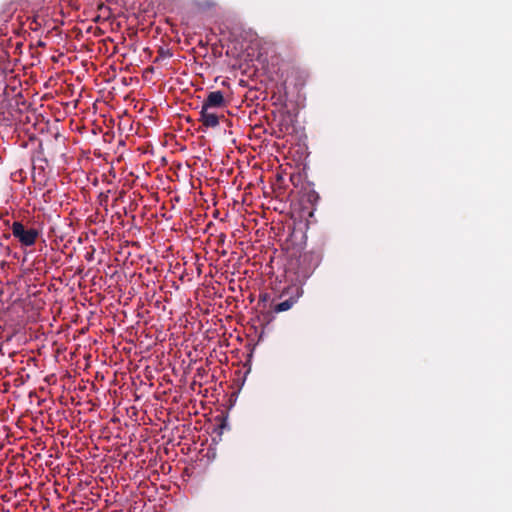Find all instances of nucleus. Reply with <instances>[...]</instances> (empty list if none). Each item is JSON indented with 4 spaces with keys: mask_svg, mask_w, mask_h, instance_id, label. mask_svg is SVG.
Masks as SVG:
<instances>
[{
    "mask_svg": "<svg viewBox=\"0 0 512 512\" xmlns=\"http://www.w3.org/2000/svg\"><path fill=\"white\" fill-rule=\"evenodd\" d=\"M12 235L20 242L21 246L29 247L35 244L39 231L34 227L25 226L20 221L13 222Z\"/></svg>",
    "mask_w": 512,
    "mask_h": 512,
    "instance_id": "nucleus-1",
    "label": "nucleus"
},
{
    "mask_svg": "<svg viewBox=\"0 0 512 512\" xmlns=\"http://www.w3.org/2000/svg\"><path fill=\"white\" fill-rule=\"evenodd\" d=\"M303 290L297 285H293L285 289L280 297L288 295L289 297L284 301L274 305L273 311L276 313L285 312L291 309L298 299L302 296Z\"/></svg>",
    "mask_w": 512,
    "mask_h": 512,
    "instance_id": "nucleus-2",
    "label": "nucleus"
},
{
    "mask_svg": "<svg viewBox=\"0 0 512 512\" xmlns=\"http://www.w3.org/2000/svg\"><path fill=\"white\" fill-rule=\"evenodd\" d=\"M66 82H68L67 78H66ZM82 90H83V87L80 84L75 86L73 84L66 83V99L68 97L72 98L69 101L66 100V103H65L66 116L68 114H71L73 111L77 110L78 105L80 104Z\"/></svg>",
    "mask_w": 512,
    "mask_h": 512,
    "instance_id": "nucleus-3",
    "label": "nucleus"
},
{
    "mask_svg": "<svg viewBox=\"0 0 512 512\" xmlns=\"http://www.w3.org/2000/svg\"><path fill=\"white\" fill-rule=\"evenodd\" d=\"M224 118V115L219 116L214 109L201 107L199 121L206 128H215L219 125L220 119Z\"/></svg>",
    "mask_w": 512,
    "mask_h": 512,
    "instance_id": "nucleus-4",
    "label": "nucleus"
},
{
    "mask_svg": "<svg viewBox=\"0 0 512 512\" xmlns=\"http://www.w3.org/2000/svg\"><path fill=\"white\" fill-rule=\"evenodd\" d=\"M226 104L223 92L216 90L208 93L206 99L202 102L201 107L217 110L225 108Z\"/></svg>",
    "mask_w": 512,
    "mask_h": 512,
    "instance_id": "nucleus-5",
    "label": "nucleus"
},
{
    "mask_svg": "<svg viewBox=\"0 0 512 512\" xmlns=\"http://www.w3.org/2000/svg\"><path fill=\"white\" fill-rule=\"evenodd\" d=\"M64 476H60V479L54 475L52 490L48 488V494L51 498L55 497L56 500L60 501L62 499V493L64 492Z\"/></svg>",
    "mask_w": 512,
    "mask_h": 512,
    "instance_id": "nucleus-6",
    "label": "nucleus"
},
{
    "mask_svg": "<svg viewBox=\"0 0 512 512\" xmlns=\"http://www.w3.org/2000/svg\"><path fill=\"white\" fill-rule=\"evenodd\" d=\"M79 255L76 256V260L74 259V254L71 252L69 257L66 256V272L68 270L74 271L73 279L76 277L78 273L81 272V265L79 261Z\"/></svg>",
    "mask_w": 512,
    "mask_h": 512,
    "instance_id": "nucleus-7",
    "label": "nucleus"
},
{
    "mask_svg": "<svg viewBox=\"0 0 512 512\" xmlns=\"http://www.w3.org/2000/svg\"><path fill=\"white\" fill-rule=\"evenodd\" d=\"M69 129L71 133L79 134H82V131L85 130V126L82 124V119L78 117L76 112H74V117L70 119Z\"/></svg>",
    "mask_w": 512,
    "mask_h": 512,
    "instance_id": "nucleus-8",
    "label": "nucleus"
},
{
    "mask_svg": "<svg viewBox=\"0 0 512 512\" xmlns=\"http://www.w3.org/2000/svg\"><path fill=\"white\" fill-rule=\"evenodd\" d=\"M97 12V16L95 17L96 21H107L112 17V11L110 7L104 4L98 5Z\"/></svg>",
    "mask_w": 512,
    "mask_h": 512,
    "instance_id": "nucleus-9",
    "label": "nucleus"
},
{
    "mask_svg": "<svg viewBox=\"0 0 512 512\" xmlns=\"http://www.w3.org/2000/svg\"><path fill=\"white\" fill-rule=\"evenodd\" d=\"M54 122H55V124H58L60 122L59 118L56 117ZM48 131L51 134V136H53L55 141H58L59 138L61 137V132H60V130H59L57 125H51L49 127Z\"/></svg>",
    "mask_w": 512,
    "mask_h": 512,
    "instance_id": "nucleus-10",
    "label": "nucleus"
},
{
    "mask_svg": "<svg viewBox=\"0 0 512 512\" xmlns=\"http://www.w3.org/2000/svg\"><path fill=\"white\" fill-rule=\"evenodd\" d=\"M82 135L79 133H69V135L66 136V142H72L73 145H77L81 142Z\"/></svg>",
    "mask_w": 512,
    "mask_h": 512,
    "instance_id": "nucleus-11",
    "label": "nucleus"
},
{
    "mask_svg": "<svg viewBox=\"0 0 512 512\" xmlns=\"http://www.w3.org/2000/svg\"><path fill=\"white\" fill-rule=\"evenodd\" d=\"M51 470H52V472H53V474H52V476H53V477H54V475H56V476H57V478H58V479H60V476H63V475L61 474V468H60V465H59V464H57V465H55L54 467H52V468H51Z\"/></svg>",
    "mask_w": 512,
    "mask_h": 512,
    "instance_id": "nucleus-12",
    "label": "nucleus"
},
{
    "mask_svg": "<svg viewBox=\"0 0 512 512\" xmlns=\"http://www.w3.org/2000/svg\"><path fill=\"white\" fill-rule=\"evenodd\" d=\"M65 373H66V380H67L68 378L70 379V378L72 377V376H71V374H70V371H69L68 367H66ZM72 386H73V388H74V389H76V386H75V385H73V383H68V382L66 381V389H71V388H72Z\"/></svg>",
    "mask_w": 512,
    "mask_h": 512,
    "instance_id": "nucleus-13",
    "label": "nucleus"
},
{
    "mask_svg": "<svg viewBox=\"0 0 512 512\" xmlns=\"http://www.w3.org/2000/svg\"><path fill=\"white\" fill-rule=\"evenodd\" d=\"M69 6H71L73 9L79 8L77 0H69Z\"/></svg>",
    "mask_w": 512,
    "mask_h": 512,
    "instance_id": "nucleus-14",
    "label": "nucleus"
},
{
    "mask_svg": "<svg viewBox=\"0 0 512 512\" xmlns=\"http://www.w3.org/2000/svg\"><path fill=\"white\" fill-rule=\"evenodd\" d=\"M66 58L68 59L69 62L77 61V55L74 53L71 56L66 55Z\"/></svg>",
    "mask_w": 512,
    "mask_h": 512,
    "instance_id": "nucleus-15",
    "label": "nucleus"
},
{
    "mask_svg": "<svg viewBox=\"0 0 512 512\" xmlns=\"http://www.w3.org/2000/svg\"><path fill=\"white\" fill-rule=\"evenodd\" d=\"M77 352H78V350H77V349H75L73 352H70V357H71V358H70V360H71V361H73V360H74V358H76V357H77Z\"/></svg>",
    "mask_w": 512,
    "mask_h": 512,
    "instance_id": "nucleus-16",
    "label": "nucleus"
},
{
    "mask_svg": "<svg viewBox=\"0 0 512 512\" xmlns=\"http://www.w3.org/2000/svg\"><path fill=\"white\" fill-rule=\"evenodd\" d=\"M69 457L71 458L70 464L75 465L76 464L75 458L72 455H70Z\"/></svg>",
    "mask_w": 512,
    "mask_h": 512,
    "instance_id": "nucleus-17",
    "label": "nucleus"
},
{
    "mask_svg": "<svg viewBox=\"0 0 512 512\" xmlns=\"http://www.w3.org/2000/svg\"><path fill=\"white\" fill-rule=\"evenodd\" d=\"M66 180H68L69 182H71L73 179H72V176L69 174V175H66Z\"/></svg>",
    "mask_w": 512,
    "mask_h": 512,
    "instance_id": "nucleus-18",
    "label": "nucleus"
},
{
    "mask_svg": "<svg viewBox=\"0 0 512 512\" xmlns=\"http://www.w3.org/2000/svg\"><path fill=\"white\" fill-rule=\"evenodd\" d=\"M69 334H70L69 333V328L66 326V334H65L66 339L68 338Z\"/></svg>",
    "mask_w": 512,
    "mask_h": 512,
    "instance_id": "nucleus-19",
    "label": "nucleus"
},
{
    "mask_svg": "<svg viewBox=\"0 0 512 512\" xmlns=\"http://www.w3.org/2000/svg\"><path fill=\"white\" fill-rule=\"evenodd\" d=\"M67 221H68V218H66V225H69V226L73 225V221L72 220H70L69 223H67Z\"/></svg>",
    "mask_w": 512,
    "mask_h": 512,
    "instance_id": "nucleus-20",
    "label": "nucleus"
},
{
    "mask_svg": "<svg viewBox=\"0 0 512 512\" xmlns=\"http://www.w3.org/2000/svg\"><path fill=\"white\" fill-rule=\"evenodd\" d=\"M72 242V239L70 238L69 240L66 241V246H65V249H68V243H71Z\"/></svg>",
    "mask_w": 512,
    "mask_h": 512,
    "instance_id": "nucleus-21",
    "label": "nucleus"
},
{
    "mask_svg": "<svg viewBox=\"0 0 512 512\" xmlns=\"http://www.w3.org/2000/svg\"><path fill=\"white\" fill-rule=\"evenodd\" d=\"M79 283H80L79 279H75V280L73 281V286H74V285H76V284H78V285H79Z\"/></svg>",
    "mask_w": 512,
    "mask_h": 512,
    "instance_id": "nucleus-22",
    "label": "nucleus"
},
{
    "mask_svg": "<svg viewBox=\"0 0 512 512\" xmlns=\"http://www.w3.org/2000/svg\"><path fill=\"white\" fill-rule=\"evenodd\" d=\"M57 313H58V315L60 316V314H61V307H60V306H59V307H57Z\"/></svg>",
    "mask_w": 512,
    "mask_h": 512,
    "instance_id": "nucleus-23",
    "label": "nucleus"
},
{
    "mask_svg": "<svg viewBox=\"0 0 512 512\" xmlns=\"http://www.w3.org/2000/svg\"><path fill=\"white\" fill-rule=\"evenodd\" d=\"M73 290V287H71L69 292H65V295L68 296V294H70Z\"/></svg>",
    "mask_w": 512,
    "mask_h": 512,
    "instance_id": "nucleus-24",
    "label": "nucleus"
},
{
    "mask_svg": "<svg viewBox=\"0 0 512 512\" xmlns=\"http://www.w3.org/2000/svg\"><path fill=\"white\" fill-rule=\"evenodd\" d=\"M58 508H59V509L64 508V503H60Z\"/></svg>",
    "mask_w": 512,
    "mask_h": 512,
    "instance_id": "nucleus-25",
    "label": "nucleus"
},
{
    "mask_svg": "<svg viewBox=\"0 0 512 512\" xmlns=\"http://www.w3.org/2000/svg\"><path fill=\"white\" fill-rule=\"evenodd\" d=\"M74 298H75V296H74V295H72L69 301H72V302H73V301H74Z\"/></svg>",
    "mask_w": 512,
    "mask_h": 512,
    "instance_id": "nucleus-26",
    "label": "nucleus"
},
{
    "mask_svg": "<svg viewBox=\"0 0 512 512\" xmlns=\"http://www.w3.org/2000/svg\"><path fill=\"white\" fill-rule=\"evenodd\" d=\"M67 73L74 74V71H72V70H71V71H70V70H69V71H67V70H66V74H67Z\"/></svg>",
    "mask_w": 512,
    "mask_h": 512,
    "instance_id": "nucleus-27",
    "label": "nucleus"
},
{
    "mask_svg": "<svg viewBox=\"0 0 512 512\" xmlns=\"http://www.w3.org/2000/svg\"><path fill=\"white\" fill-rule=\"evenodd\" d=\"M68 454H70V450L65 452L66 457L68 456Z\"/></svg>",
    "mask_w": 512,
    "mask_h": 512,
    "instance_id": "nucleus-28",
    "label": "nucleus"
}]
</instances>
